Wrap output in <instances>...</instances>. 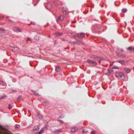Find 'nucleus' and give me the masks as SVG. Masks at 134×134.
Returning <instances> with one entry per match:
<instances>
[{"label": "nucleus", "mask_w": 134, "mask_h": 134, "mask_svg": "<svg viewBox=\"0 0 134 134\" xmlns=\"http://www.w3.org/2000/svg\"><path fill=\"white\" fill-rule=\"evenodd\" d=\"M19 125L16 124L15 125V128L17 129L19 128Z\"/></svg>", "instance_id": "17"}, {"label": "nucleus", "mask_w": 134, "mask_h": 134, "mask_svg": "<svg viewBox=\"0 0 134 134\" xmlns=\"http://www.w3.org/2000/svg\"><path fill=\"white\" fill-rule=\"evenodd\" d=\"M33 93H34V94H35V95H36L37 94V92L36 91H33Z\"/></svg>", "instance_id": "25"}, {"label": "nucleus", "mask_w": 134, "mask_h": 134, "mask_svg": "<svg viewBox=\"0 0 134 134\" xmlns=\"http://www.w3.org/2000/svg\"><path fill=\"white\" fill-rule=\"evenodd\" d=\"M30 41V38H27V40H26V41L27 42L28 41Z\"/></svg>", "instance_id": "23"}, {"label": "nucleus", "mask_w": 134, "mask_h": 134, "mask_svg": "<svg viewBox=\"0 0 134 134\" xmlns=\"http://www.w3.org/2000/svg\"><path fill=\"white\" fill-rule=\"evenodd\" d=\"M87 62L88 63L90 64V65H92L93 66H96L97 65V63L96 62L91 61L89 60H87Z\"/></svg>", "instance_id": "3"}, {"label": "nucleus", "mask_w": 134, "mask_h": 134, "mask_svg": "<svg viewBox=\"0 0 134 134\" xmlns=\"http://www.w3.org/2000/svg\"><path fill=\"white\" fill-rule=\"evenodd\" d=\"M77 130V128L75 127H73L71 129V132H75Z\"/></svg>", "instance_id": "9"}, {"label": "nucleus", "mask_w": 134, "mask_h": 134, "mask_svg": "<svg viewBox=\"0 0 134 134\" xmlns=\"http://www.w3.org/2000/svg\"><path fill=\"white\" fill-rule=\"evenodd\" d=\"M37 1H39V0H36Z\"/></svg>", "instance_id": "33"}, {"label": "nucleus", "mask_w": 134, "mask_h": 134, "mask_svg": "<svg viewBox=\"0 0 134 134\" xmlns=\"http://www.w3.org/2000/svg\"><path fill=\"white\" fill-rule=\"evenodd\" d=\"M43 104H45V105H48V102L47 101L43 102Z\"/></svg>", "instance_id": "19"}, {"label": "nucleus", "mask_w": 134, "mask_h": 134, "mask_svg": "<svg viewBox=\"0 0 134 134\" xmlns=\"http://www.w3.org/2000/svg\"><path fill=\"white\" fill-rule=\"evenodd\" d=\"M91 134H95V131L94 130H92L91 132Z\"/></svg>", "instance_id": "20"}, {"label": "nucleus", "mask_w": 134, "mask_h": 134, "mask_svg": "<svg viewBox=\"0 0 134 134\" xmlns=\"http://www.w3.org/2000/svg\"><path fill=\"white\" fill-rule=\"evenodd\" d=\"M13 30L16 32H20L21 31V29L17 27L13 28Z\"/></svg>", "instance_id": "5"}, {"label": "nucleus", "mask_w": 134, "mask_h": 134, "mask_svg": "<svg viewBox=\"0 0 134 134\" xmlns=\"http://www.w3.org/2000/svg\"><path fill=\"white\" fill-rule=\"evenodd\" d=\"M64 19V17L63 16H61L58 17V19H57V22H60L63 20Z\"/></svg>", "instance_id": "8"}, {"label": "nucleus", "mask_w": 134, "mask_h": 134, "mask_svg": "<svg viewBox=\"0 0 134 134\" xmlns=\"http://www.w3.org/2000/svg\"><path fill=\"white\" fill-rule=\"evenodd\" d=\"M60 67L58 66H57L56 68H55V71L57 72H58L60 71Z\"/></svg>", "instance_id": "12"}, {"label": "nucleus", "mask_w": 134, "mask_h": 134, "mask_svg": "<svg viewBox=\"0 0 134 134\" xmlns=\"http://www.w3.org/2000/svg\"><path fill=\"white\" fill-rule=\"evenodd\" d=\"M2 82H3L2 81H0V83H2Z\"/></svg>", "instance_id": "29"}, {"label": "nucleus", "mask_w": 134, "mask_h": 134, "mask_svg": "<svg viewBox=\"0 0 134 134\" xmlns=\"http://www.w3.org/2000/svg\"><path fill=\"white\" fill-rule=\"evenodd\" d=\"M10 21V22H13V21H11L10 20H9V21Z\"/></svg>", "instance_id": "31"}, {"label": "nucleus", "mask_w": 134, "mask_h": 134, "mask_svg": "<svg viewBox=\"0 0 134 134\" xmlns=\"http://www.w3.org/2000/svg\"><path fill=\"white\" fill-rule=\"evenodd\" d=\"M119 75H120V77H122L124 76V75H123V73H119Z\"/></svg>", "instance_id": "21"}, {"label": "nucleus", "mask_w": 134, "mask_h": 134, "mask_svg": "<svg viewBox=\"0 0 134 134\" xmlns=\"http://www.w3.org/2000/svg\"><path fill=\"white\" fill-rule=\"evenodd\" d=\"M61 122H62V123L63 122V121H61Z\"/></svg>", "instance_id": "32"}, {"label": "nucleus", "mask_w": 134, "mask_h": 134, "mask_svg": "<svg viewBox=\"0 0 134 134\" xmlns=\"http://www.w3.org/2000/svg\"><path fill=\"white\" fill-rule=\"evenodd\" d=\"M8 109H10L12 108V106H11V104H9L8 107Z\"/></svg>", "instance_id": "22"}, {"label": "nucleus", "mask_w": 134, "mask_h": 134, "mask_svg": "<svg viewBox=\"0 0 134 134\" xmlns=\"http://www.w3.org/2000/svg\"><path fill=\"white\" fill-rule=\"evenodd\" d=\"M133 51L134 52V49H133V50H132V51Z\"/></svg>", "instance_id": "30"}, {"label": "nucleus", "mask_w": 134, "mask_h": 134, "mask_svg": "<svg viewBox=\"0 0 134 134\" xmlns=\"http://www.w3.org/2000/svg\"><path fill=\"white\" fill-rule=\"evenodd\" d=\"M68 13V9L65 7L63 8V13L64 14H66Z\"/></svg>", "instance_id": "6"}, {"label": "nucleus", "mask_w": 134, "mask_h": 134, "mask_svg": "<svg viewBox=\"0 0 134 134\" xmlns=\"http://www.w3.org/2000/svg\"><path fill=\"white\" fill-rule=\"evenodd\" d=\"M39 130V128L38 126L36 127V128H34L32 130V132L35 134H42L43 133V130L42 129H41L40 131L38 133H37Z\"/></svg>", "instance_id": "1"}, {"label": "nucleus", "mask_w": 134, "mask_h": 134, "mask_svg": "<svg viewBox=\"0 0 134 134\" xmlns=\"http://www.w3.org/2000/svg\"><path fill=\"white\" fill-rule=\"evenodd\" d=\"M124 70L125 72H126L127 73H129L131 71V69L127 68H124Z\"/></svg>", "instance_id": "7"}, {"label": "nucleus", "mask_w": 134, "mask_h": 134, "mask_svg": "<svg viewBox=\"0 0 134 134\" xmlns=\"http://www.w3.org/2000/svg\"><path fill=\"white\" fill-rule=\"evenodd\" d=\"M21 96H20L17 98V100L18 101H19L20 100H21Z\"/></svg>", "instance_id": "15"}, {"label": "nucleus", "mask_w": 134, "mask_h": 134, "mask_svg": "<svg viewBox=\"0 0 134 134\" xmlns=\"http://www.w3.org/2000/svg\"><path fill=\"white\" fill-rule=\"evenodd\" d=\"M77 44H79L80 43H81V42L79 41H77Z\"/></svg>", "instance_id": "28"}, {"label": "nucleus", "mask_w": 134, "mask_h": 134, "mask_svg": "<svg viewBox=\"0 0 134 134\" xmlns=\"http://www.w3.org/2000/svg\"><path fill=\"white\" fill-rule=\"evenodd\" d=\"M55 34L57 36L60 35L62 34V32H57L55 33Z\"/></svg>", "instance_id": "16"}, {"label": "nucleus", "mask_w": 134, "mask_h": 134, "mask_svg": "<svg viewBox=\"0 0 134 134\" xmlns=\"http://www.w3.org/2000/svg\"><path fill=\"white\" fill-rule=\"evenodd\" d=\"M127 11V9L126 8H124L122 9L121 10V12H124V13H125Z\"/></svg>", "instance_id": "14"}, {"label": "nucleus", "mask_w": 134, "mask_h": 134, "mask_svg": "<svg viewBox=\"0 0 134 134\" xmlns=\"http://www.w3.org/2000/svg\"><path fill=\"white\" fill-rule=\"evenodd\" d=\"M37 117H38V118L40 119H41V116L39 115H37Z\"/></svg>", "instance_id": "24"}, {"label": "nucleus", "mask_w": 134, "mask_h": 134, "mask_svg": "<svg viewBox=\"0 0 134 134\" xmlns=\"http://www.w3.org/2000/svg\"><path fill=\"white\" fill-rule=\"evenodd\" d=\"M77 37L80 38H83L84 36V34L82 32H80L77 34Z\"/></svg>", "instance_id": "4"}, {"label": "nucleus", "mask_w": 134, "mask_h": 134, "mask_svg": "<svg viewBox=\"0 0 134 134\" xmlns=\"http://www.w3.org/2000/svg\"><path fill=\"white\" fill-rule=\"evenodd\" d=\"M5 97V96H3L2 97H1L0 98V99H1L3 98H4Z\"/></svg>", "instance_id": "26"}, {"label": "nucleus", "mask_w": 134, "mask_h": 134, "mask_svg": "<svg viewBox=\"0 0 134 134\" xmlns=\"http://www.w3.org/2000/svg\"><path fill=\"white\" fill-rule=\"evenodd\" d=\"M13 51L15 52H18L19 51V49L18 47H16L14 48Z\"/></svg>", "instance_id": "10"}, {"label": "nucleus", "mask_w": 134, "mask_h": 134, "mask_svg": "<svg viewBox=\"0 0 134 134\" xmlns=\"http://www.w3.org/2000/svg\"><path fill=\"white\" fill-rule=\"evenodd\" d=\"M113 69H119V67L117 66H114L113 67Z\"/></svg>", "instance_id": "18"}, {"label": "nucleus", "mask_w": 134, "mask_h": 134, "mask_svg": "<svg viewBox=\"0 0 134 134\" xmlns=\"http://www.w3.org/2000/svg\"><path fill=\"white\" fill-rule=\"evenodd\" d=\"M31 24H32L33 25H35V23L34 22L31 23Z\"/></svg>", "instance_id": "27"}, {"label": "nucleus", "mask_w": 134, "mask_h": 134, "mask_svg": "<svg viewBox=\"0 0 134 134\" xmlns=\"http://www.w3.org/2000/svg\"><path fill=\"white\" fill-rule=\"evenodd\" d=\"M0 132L2 133L3 134H12L11 133L7 130L4 128L2 127L1 125H0Z\"/></svg>", "instance_id": "2"}, {"label": "nucleus", "mask_w": 134, "mask_h": 134, "mask_svg": "<svg viewBox=\"0 0 134 134\" xmlns=\"http://www.w3.org/2000/svg\"><path fill=\"white\" fill-rule=\"evenodd\" d=\"M133 49H134V48L132 47H129V48H127V50L129 51H131Z\"/></svg>", "instance_id": "13"}, {"label": "nucleus", "mask_w": 134, "mask_h": 134, "mask_svg": "<svg viewBox=\"0 0 134 134\" xmlns=\"http://www.w3.org/2000/svg\"><path fill=\"white\" fill-rule=\"evenodd\" d=\"M116 62L117 63H119L121 64H124V62H125V61L124 60H118Z\"/></svg>", "instance_id": "11"}]
</instances>
